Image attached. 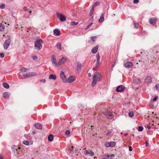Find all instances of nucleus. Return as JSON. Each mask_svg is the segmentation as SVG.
<instances>
[{
    "label": "nucleus",
    "instance_id": "1",
    "mask_svg": "<svg viewBox=\"0 0 159 159\" xmlns=\"http://www.w3.org/2000/svg\"><path fill=\"white\" fill-rule=\"evenodd\" d=\"M102 76L101 74L99 72L95 73L93 77V81L91 83V86L94 87L97 83V81H100L102 80Z\"/></svg>",
    "mask_w": 159,
    "mask_h": 159
},
{
    "label": "nucleus",
    "instance_id": "2",
    "mask_svg": "<svg viewBox=\"0 0 159 159\" xmlns=\"http://www.w3.org/2000/svg\"><path fill=\"white\" fill-rule=\"evenodd\" d=\"M43 43V41L41 39H38L34 43V48L38 50H40L42 48V46L41 43Z\"/></svg>",
    "mask_w": 159,
    "mask_h": 159
},
{
    "label": "nucleus",
    "instance_id": "3",
    "mask_svg": "<svg viewBox=\"0 0 159 159\" xmlns=\"http://www.w3.org/2000/svg\"><path fill=\"white\" fill-rule=\"evenodd\" d=\"M37 74L36 72H30L27 73L26 74H23V77L24 78L30 77L34 76H36Z\"/></svg>",
    "mask_w": 159,
    "mask_h": 159
},
{
    "label": "nucleus",
    "instance_id": "4",
    "mask_svg": "<svg viewBox=\"0 0 159 159\" xmlns=\"http://www.w3.org/2000/svg\"><path fill=\"white\" fill-rule=\"evenodd\" d=\"M11 42V39L8 38L6 39L4 42L3 44L4 48L5 49H7L10 45Z\"/></svg>",
    "mask_w": 159,
    "mask_h": 159
},
{
    "label": "nucleus",
    "instance_id": "5",
    "mask_svg": "<svg viewBox=\"0 0 159 159\" xmlns=\"http://www.w3.org/2000/svg\"><path fill=\"white\" fill-rule=\"evenodd\" d=\"M57 17L62 21H64L66 20V18L62 14L59 12L57 13Z\"/></svg>",
    "mask_w": 159,
    "mask_h": 159
},
{
    "label": "nucleus",
    "instance_id": "6",
    "mask_svg": "<svg viewBox=\"0 0 159 159\" xmlns=\"http://www.w3.org/2000/svg\"><path fill=\"white\" fill-rule=\"evenodd\" d=\"M104 114L107 118L109 119H111L114 117L113 114L109 111H107L105 112Z\"/></svg>",
    "mask_w": 159,
    "mask_h": 159
},
{
    "label": "nucleus",
    "instance_id": "7",
    "mask_svg": "<svg viewBox=\"0 0 159 159\" xmlns=\"http://www.w3.org/2000/svg\"><path fill=\"white\" fill-rule=\"evenodd\" d=\"M115 144L116 143L115 142H110L105 143V145L106 147H113Z\"/></svg>",
    "mask_w": 159,
    "mask_h": 159
},
{
    "label": "nucleus",
    "instance_id": "8",
    "mask_svg": "<svg viewBox=\"0 0 159 159\" xmlns=\"http://www.w3.org/2000/svg\"><path fill=\"white\" fill-rule=\"evenodd\" d=\"M157 20V18L156 17L151 18L149 19V21L150 24L154 25L156 24Z\"/></svg>",
    "mask_w": 159,
    "mask_h": 159
},
{
    "label": "nucleus",
    "instance_id": "9",
    "mask_svg": "<svg viewBox=\"0 0 159 159\" xmlns=\"http://www.w3.org/2000/svg\"><path fill=\"white\" fill-rule=\"evenodd\" d=\"M75 80V76H70L67 80L66 82L71 83L73 82Z\"/></svg>",
    "mask_w": 159,
    "mask_h": 159
},
{
    "label": "nucleus",
    "instance_id": "10",
    "mask_svg": "<svg viewBox=\"0 0 159 159\" xmlns=\"http://www.w3.org/2000/svg\"><path fill=\"white\" fill-rule=\"evenodd\" d=\"M125 87L122 85H120L116 89V91L118 92H122L125 90Z\"/></svg>",
    "mask_w": 159,
    "mask_h": 159
},
{
    "label": "nucleus",
    "instance_id": "11",
    "mask_svg": "<svg viewBox=\"0 0 159 159\" xmlns=\"http://www.w3.org/2000/svg\"><path fill=\"white\" fill-rule=\"evenodd\" d=\"M60 77L62 78L63 81L64 82H66L67 79L66 78V75L63 71H61L60 73Z\"/></svg>",
    "mask_w": 159,
    "mask_h": 159
},
{
    "label": "nucleus",
    "instance_id": "12",
    "mask_svg": "<svg viewBox=\"0 0 159 159\" xmlns=\"http://www.w3.org/2000/svg\"><path fill=\"white\" fill-rule=\"evenodd\" d=\"M51 61L53 64H55V66H58L55 56L53 54L51 56Z\"/></svg>",
    "mask_w": 159,
    "mask_h": 159
},
{
    "label": "nucleus",
    "instance_id": "13",
    "mask_svg": "<svg viewBox=\"0 0 159 159\" xmlns=\"http://www.w3.org/2000/svg\"><path fill=\"white\" fill-rule=\"evenodd\" d=\"M105 157H106L107 159H113L115 157L114 154L110 155L109 154H105L104 155Z\"/></svg>",
    "mask_w": 159,
    "mask_h": 159
},
{
    "label": "nucleus",
    "instance_id": "14",
    "mask_svg": "<svg viewBox=\"0 0 159 159\" xmlns=\"http://www.w3.org/2000/svg\"><path fill=\"white\" fill-rule=\"evenodd\" d=\"M124 66L128 68H130L132 67L133 64L132 62H128L125 63L124 65Z\"/></svg>",
    "mask_w": 159,
    "mask_h": 159
},
{
    "label": "nucleus",
    "instance_id": "15",
    "mask_svg": "<svg viewBox=\"0 0 159 159\" xmlns=\"http://www.w3.org/2000/svg\"><path fill=\"white\" fill-rule=\"evenodd\" d=\"M66 62V59L64 57H62L61 59L57 62L58 66H59L62 64L65 63Z\"/></svg>",
    "mask_w": 159,
    "mask_h": 159
},
{
    "label": "nucleus",
    "instance_id": "16",
    "mask_svg": "<svg viewBox=\"0 0 159 159\" xmlns=\"http://www.w3.org/2000/svg\"><path fill=\"white\" fill-rule=\"evenodd\" d=\"M84 153L85 155L89 154L92 156L94 155V153L91 150H86L84 151Z\"/></svg>",
    "mask_w": 159,
    "mask_h": 159
},
{
    "label": "nucleus",
    "instance_id": "17",
    "mask_svg": "<svg viewBox=\"0 0 159 159\" xmlns=\"http://www.w3.org/2000/svg\"><path fill=\"white\" fill-rule=\"evenodd\" d=\"M98 45H97L92 49L91 52L92 53L95 54L97 52L98 49Z\"/></svg>",
    "mask_w": 159,
    "mask_h": 159
},
{
    "label": "nucleus",
    "instance_id": "18",
    "mask_svg": "<svg viewBox=\"0 0 159 159\" xmlns=\"http://www.w3.org/2000/svg\"><path fill=\"white\" fill-rule=\"evenodd\" d=\"M10 95V93L9 92H4L3 93V96L4 98H5L6 99H7L9 98V97Z\"/></svg>",
    "mask_w": 159,
    "mask_h": 159
},
{
    "label": "nucleus",
    "instance_id": "19",
    "mask_svg": "<svg viewBox=\"0 0 159 159\" xmlns=\"http://www.w3.org/2000/svg\"><path fill=\"white\" fill-rule=\"evenodd\" d=\"M53 33L57 36H59L61 34L60 30L57 29H55L53 30Z\"/></svg>",
    "mask_w": 159,
    "mask_h": 159
},
{
    "label": "nucleus",
    "instance_id": "20",
    "mask_svg": "<svg viewBox=\"0 0 159 159\" xmlns=\"http://www.w3.org/2000/svg\"><path fill=\"white\" fill-rule=\"evenodd\" d=\"M145 81L148 83H151L152 82L151 77L150 76H148L145 80Z\"/></svg>",
    "mask_w": 159,
    "mask_h": 159
},
{
    "label": "nucleus",
    "instance_id": "21",
    "mask_svg": "<svg viewBox=\"0 0 159 159\" xmlns=\"http://www.w3.org/2000/svg\"><path fill=\"white\" fill-rule=\"evenodd\" d=\"M34 126L38 129H40L42 128V125L38 123H35L34 124Z\"/></svg>",
    "mask_w": 159,
    "mask_h": 159
},
{
    "label": "nucleus",
    "instance_id": "22",
    "mask_svg": "<svg viewBox=\"0 0 159 159\" xmlns=\"http://www.w3.org/2000/svg\"><path fill=\"white\" fill-rule=\"evenodd\" d=\"M112 132V129H108V130H106L105 131V134L107 136H109L110 134Z\"/></svg>",
    "mask_w": 159,
    "mask_h": 159
},
{
    "label": "nucleus",
    "instance_id": "23",
    "mask_svg": "<svg viewBox=\"0 0 159 159\" xmlns=\"http://www.w3.org/2000/svg\"><path fill=\"white\" fill-rule=\"evenodd\" d=\"M104 14L102 13V15H101L100 18H99V20L98 21L100 23H102L104 21Z\"/></svg>",
    "mask_w": 159,
    "mask_h": 159
},
{
    "label": "nucleus",
    "instance_id": "24",
    "mask_svg": "<svg viewBox=\"0 0 159 159\" xmlns=\"http://www.w3.org/2000/svg\"><path fill=\"white\" fill-rule=\"evenodd\" d=\"M82 66V64L80 62H77V69L78 70H81V67Z\"/></svg>",
    "mask_w": 159,
    "mask_h": 159
},
{
    "label": "nucleus",
    "instance_id": "25",
    "mask_svg": "<svg viewBox=\"0 0 159 159\" xmlns=\"http://www.w3.org/2000/svg\"><path fill=\"white\" fill-rule=\"evenodd\" d=\"M49 78L50 79H53L54 80L56 79V76L54 75H51L49 76Z\"/></svg>",
    "mask_w": 159,
    "mask_h": 159
},
{
    "label": "nucleus",
    "instance_id": "26",
    "mask_svg": "<svg viewBox=\"0 0 159 159\" xmlns=\"http://www.w3.org/2000/svg\"><path fill=\"white\" fill-rule=\"evenodd\" d=\"M12 149L13 151L15 153V152L18 154V153L17 152V147L16 148V147L15 146H12Z\"/></svg>",
    "mask_w": 159,
    "mask_h": 159
},
{
    "label": "nucleus",
    "instance_id": "27",
    "mask_svg": "<svg viewBox=\"0 0 159 159\" xmlns=\"http://www.w3.org/2000/svg\"><path fill=\"white\" fill-rule=\"evenodd\" d=\"M48 140L51 142L53 140V136L52 134H50L48 136Z\"/></svg>",
    "mask_w": 159,
    "mask_h": 159
},
{
    "label": "nucleus",
    "instance_id": "28",
    "mask_svg": "<svg viewBox=\"0 0 159 159\" xmlns=\"http://www.w3.org/2000/svg\"><path fill=\"white\" fill-rule=\"evenodd\" d=\"M4 25L2 23H0V31H3L4 30Z\"/></svg>",
    "mask_w": 159,
    "mask_h": 159
},
{
    "label": "nucleus",
    "instance_id": "29",
    "mask_svg": "<svg viewBox=\"0 0 159 159\" xmlns=\"http://www.w3.org/2000/svg\"><path fill=\"white\" fill-rule=\"evenodd\" d=\"M3 86L5 88L8 89L9 88V85L7 83L4 82L3 83Z\"/></svg>",
    "mask_w": 159,
    "mask_h": 159
},
{
    "label": "nucleus",
    "instance_id": "30",
    "mask_svg": "<svg viewBox=\"0 0 159 159\" xmlns=\"http://www.w3.org/2000/svg\"><path fill=\"white\" fill-rule=\"evenodd\" d=\"M56 47L57 48L60 49L61 50V44L60 43L58 42L56 44Z\"/></svg>",
    "mask_w": 159,
    "mask_h": 159
},
{
    "label": "nucleus",
    "instance_id": "31",
    "mask_svg": "<svg viewBox=\"0 0 159 159\" xmlns=\"http://www.w3.org/2000/svg\"><path fill=\"white\" fill-rule=\"evenodd\" d=\"M28 70V69L25 68V67H23V68H22L21 69H20V70L22 72H25L27 71Z\"/></svg>",
    "mask_w": 159,
    "mask_h": 159
},
{
    "label": "nucleus",
    "instance_id": "32",
    "mask_svg": "<svg viewBox=\"0 0 159 159\" xmlns=\"http://www.w3.org/2000/svg\"><path fill=\"white\" fill-rule=\"evenodd\" d=\"M94 11V8L93 7H92V8H91L90 11V16H92V15L93 14V12Z\"/></svg>",
    "mask_w": 159,
    "mask_h": 159
},
{
    "label": "nucleus",
    "instance_id": "33",
    "mask_svg": "<svg viewBox=\"0 0 159 159\" xmlns=\"http://www.w3.org/2000/svg\"><path fill=\"white\" fill-rule=\"evenodd\" d=\"M78 22H75L74 21H71L70 23V25H76L78 24Z\"/></svg>",
    "mask_w": 159,
    "mask_h": 159
},
{
    "label": "nucleus",
    "instance_id": "34",
    "mask_svg": "<svg viewBox=\"0 0 159 159\" xmlns=\"http://www.w3.org/2000/svg\"><path fill=\"white\" fill-rule=\"evenodd\" d=\"M97 38V36H92L91 37V40L93 42V43H94L95 42V39Z\"/></svg>",
    "mask_w": 159,
    "mask_h": 159
},
{
    "label": "nucleus",
    "instance_id": "35",
    "mask_svg": "<svg viewBox=\"0 0 159 159\" xmlns=\"http://www.w3.org/2000/svg\"><path fill=\"white\" fill-rule=\"evenodd\" d=\"M128 115L129 116L131 117H133L134 115V113L132 111L129 112V113Z\"/></svg>",
    "mask_w": 159,
    "mask_h": 159
},
{
    "label": "nucleus",
    "instance_id": "36",
    "mask_svg": "<svg viewBox=\"0 0 159 159\" xmlns=\"http://www.w3.org/2000/svg\"><path fill=\"white\" fill-rule=\"evenodd\" d=\"M99 4H100V3L99 2H96L95 3H94V4H93L92 7L94 8L95 7H96L98 5H99Z\"/></svg>",
    "mask_w": 159,
    "mask_h": 159
},
{
    "label": "nucleus",
    "instance_id": "37",
    "mask_svg": "<svg viewBox=\"0 0 159 159\" xmlns=\"http://www.w3.org/2000/svg\"><path fill=\"white\" fill-rule=\"evenodd\" d=\"M23 143L24 144L26 145H28L29 144V142L26 140L23 141Z\"/></svg>",
    "mask_w": 159,
    "mask_h": 159
},
{
    "label": "nucleus",
    "instance_id": "38",
    "mask_svg": "<svg viewBox=\"0 0 159 159\" xmlns=\"http://www.w3.org/2000/svg\"><path fill=\"white\" fill-rule=\"evenodd\" d=\"M143 130V128L141 126H139L138 128V131H142Z\"/></svg>",
    "mask_w": 159,
    "mask_h": 159
},
{
    "label": "nucleus",
    "instance_id": "39",
    "mask_svg": "<svg viewBox=\"0 0 159 159\" xmlns=\"http://www.w3.org/2000/svg\"><path fill=\"white\" fill-rule=\"evenodd\" d=\"M100 64V60H97V62L96 63V66H99V65Z\"/></svg>",
    "mask_w": 159,
    "mask_h": 159
},
{
    "label": "nucleus",
    "instance_id": "40",
    "mask_svg": "<svg viewBox=\"0 0 159 159\" xmlns=\"http://www.w3.org/2000/svg\"><path fill=\"white\" fill-rule=\"evenodd\" d=\"M70 133V132L69 130H66L65 132L66 135H69Z\"/></svg>",
    "mask_w": 159,
    "mask_h": 159
},
{
    "label": "nucleus",
    "instance_id": "41",
    "mask_svg": "<svg viewBox=\"0 0 159 159\" xmlns=\"http://www.w3.org/2000/svg\"><path fill=\"white\" fill-rule=\"evenodd\" d=\"M5 7V5L4 4L0 5V8L1 9H4Z\"/></svg>",
    "mask_w": 159,
    "mask_h": 159
},
{
    "label": "nucleus",
    "instance_id": "42",
    "mask_svg": "<svg viewBox=\"0 0 159 159\" xmlns=\"http://www.w3.org/2000/svg\"><path fill=\"white\" fill-rule=\"evenodd\" d=\"M23 9L24 11H29L28 9L26 7H24L23 8Z\"/></svg>",
    "mask_w": 159,
    "mask_h": 159
},
{
    "label": "nucleus",
    "instance_id": "43",
    "mask_svg": "<svg viewBox=\"0 0 159 159\" xmlns=\"http://www.w3.org/2000/svg\"><path fill=\"white\" fill-rule=\"evenodd\" d=\"M97 60H100V55L98 53H97L96 55Z\"/></svg>",
    "mask_w": 159,
    "mask_h": 159
},
{
    "label": "nucleus",
    "instance_id": "44",
    "mask_svg": "<svg viewBox=\"0 0 159 159\" xmlns=\"http://www.w3.org/2000/svg\"><path fill=\"white\" fill-rule=\"evenodd\" d=\"M134 25V27L136 28H138L139 26V24L138 23H135Z\"/></svg>",
    "mask_w": 159,
    "mask_h": 159
},
{
    "label": "nucleus",
    "instance_id": "45",
    "mask_svg": "<svg viewBox=\"0 0 159 159\" xmlns=\"http://www.w3.org/2000/svg\"><path fill=\"white\" fill-rule=\"evenodd\" d=\"M155 88L156 89L159 91V84H157L156 85Z\"/></svg>",
    "mask_w": 159,
    "mask_h": 159
},
{
    "label": "nucleus",
    "instance_id": "46",
    "mask_svg": "<svg viewBox=\"0 0 159 159\" xmlns=\"http://www.w3.org/2000/svg\"><path fill=\"white\" fill-rule=\"evenodd\" d=\"M98 67V66H96L95 67H94L93 68V70L94 71L97 70Z\"/></svg>",
    "mask_w": 159,
    "mask_h": 159
},
{
    "label": "nucleus",
    "instance_id": "47",
    "mask_svg": "<svg viewBox=\"0 0 159 159\" xmlns=\"http://www.w3.org/2000/svg\"><path fill=\"white\" fill-rule=\"evenodd\" d=\"M92 24H93L92 23H90L87 26V29L89 28L91 26H92Z\"/></svg>",
    "mask_w": 159,
    "mask_h": 159
},
{
    "label": "nucleus",
    "instance_id": "48",
    "mask_svg": "<svg viewBox=\"0 0 159 159\" xmlns=\"http://www.w3.org/2000/svg\"><path fill=\"white\" fill-rule=\"evenodd\" d=\"M145 127L146 128L148 129H150L151 128V127L149 125H145Z\"/></svg>",
    "mask_w": 159,
    "mask_h": 159
},
{
    "label": "nucleus",
    "instance_id": "49",
    "mask_svg": "<svg viewBox=\"0 0 159 159\" xmlns=\"http://www.w3.org/2000/svg\"><path fill=\"white\" fill-rule=\"evenodd\" d=\"M0 56L2 58L4 57V54L3 53H0Z\"/></svg>",
    "mask_w": 159,
    "mask_h": 159
},
{
    "label": "nucleus",
    "instance_id": "50",
    "mask_svg": "<svg viewBox=\"0 0 159 159\" xmlns=\"http://www.w3.org/2000/svg\"><path fill=\"white\" fill-rule=\"evenodd\" d=\"M157 99V96H155L153 99V101H155Z\"/></svg>",
    "mask_w": 159,
    "mask_h": 159
},
{
    "label": "nucleus",
    "instance_id": "51",
    "mask_svg": "<svg viewBox=\"0 0 159 159\" xmlns=\"http://www.w3.org/2000/svg\"><path fill=\"white\" fill-rule=\"evenodd\" d=\"M41 82L44 83L45 82L46 80L45 79H42L40 80Z\"/></svg>",
    "mask_w": 159,
    "mask_h": 159
},
{
    "label": "nucleus",
    "instance_id": "52",
    "mask_svg": "<svg viewBox=\"0 0 159 159\" xmlns=\"http://www.w3.org/2000/svg\"><path fill=\"white\" fill-rule=\"evenodd\" d=\"M139 2V0H134V3H138Z\"/></svg>",
    "mask_w": 159,
    "mask_h": 159
},
{
    "label": "nucleus",
    "instance_id": "53",
    "mask_svg": "<svg viewBox=\"0 0 159 159\" xmlns=\"http://www.w3.org/2000/svg\"><path fill=\"white\" fill-rule=\"evenodd\" d=\"M37 58V57L36 56H34L33 57V58L34 60L36 59Z\"/></svg>",
    "mask_w": 159,
    "mask_h": 159
},
{
    "label": "nucleus",
    "instance_id": "54",
    "mask_svg": "<svg viewBox=\"0 0 159 159\" xmlns=\"http://www.w3.org/2000/svg\"><path fill=\"white\" fill-rule=\"evenodd\" d=\"M129 151H132V147L131 146H129Z\"/></svg>",
    "mask_w": 159,
    "mask_h": 159
},
{
    "label": "nucleus",
    "instance_id": "55",
    "mask_svg": "<svg viewBox=\"0 0 159 159\" xmlns=\"http://www.w3.org/2000/svg\"><path fill=\"white\" fill-rule=\"evenodd\" d=\"M145 144H146V146L148 147V142L147 141L145 142Z\"/></svg>",
    "mask_w": 159,
    "mask_h": 159
},
{
    "label": "nucleus",
    "instance_id": "56",
    "mask_svg": "<svg viewBox=\"0 0 159 159\" xmlns=\"http://www.w3.org/2000/svg\"><path fill=\"white\" fill-rule=\"evenodd\" d=\"M88 76L89 77H91V74L90 73H89L88 74Z\"/></svg>",
    "mask_w": 159,
    "mask_h": 159
},
{
    "label": "nucleus",
    "instance_id": "57",
    "mask_svg": "<svg viewBox=\"0 0 159 159\" xmlns=\"http://www.w3.org/2000/svg\"><path fill=\"white\" fill-rule=\"evenodd\" d=\"M0 159H3V157L2 156L0 157Z\"/></svg>",
    "mask_w": 159,
    "mask_h": 159
},
{
    "label": "nucleus",
    "instance_id": "58",
    "mask_svg": "<svg viewBox=\"0 0 159 159\" xmlns=\"http://www.w3.org/2000/svg\"><path fill=\"white\" fill-rule=\"evenodd\" d=\"M31 12L32 11H29V13L30 15H31Z\"/></svg>",
    "mask_w": 159,
    "mask_h": 159
},
{
    "label": "nucleus",
    "instance_id": "59",
    "mask_svg": "<svg viewBox=\"0 0 159 159\" xmlns=\"http://www.w3.org/2000/svg\"><path fill=\"white\" fill-rule=\"evenodd\" d=\"M127 135H128V134H127V133H126V134H125L124 135V136H127Z\"/></svg>",
    "mask_w": 159,
    "mask_h": 159
},
{
    "label": "nucleus",
    "instance_id": "60",
    "mask_svg": "<svg viewBox=\"0 0 159 159\" xmlns=\"http://www.w3.org/2000/svg\"><path fill=\"white\" fill-rule=\"evenodd\" d=\"M90 19H91L92 20H93V17L92 16V17H91V18H90Z\"/></svg>",
    "mask_w": 159,
    "mask_h": 159
},
{
    "label": "nucleus",
    "instance_id": "61",
    "mask_svg": "<svg viewBox=\"0 0 159 159\" xmlns=\"http://www.w3.org/2000/svg\"><path fill=\"white\" fill-rule=\"evenodd\" d=\"M103 159H107L106 157H105L104 156V157L103 158Z\"/></svg>",
    "mask_w": 159,
    "mask_h": 159
},
{
    "label": "nucleus",
    "instance_id": "62",
    "mask_svg": "<svg viewBox=\"0 0 159 159\" xmlns=\"http://www.w3.org/2000/svg\"><path fill=\"white\" fill-rule=\"evenodd\" d=\"M33 134H35V132H33Z\"/></svg>",
    "mask_w": 159,
    "mask_h": 159
},
{
    "label": "nucleus",
    "instance_id": "63",
    "mask_svg": "<svg viewBox=\"0 0 159 159\" xmlns=\"http://www.w3.org/2000/svg\"><path fill=\"white\" fill-rule=\"evenodd\" d=\"M114 65H113L112 66V67H114Z\"/></svg>",
    "mask_w": 159,
    "mask_h": 159
},
{
    "label": "nucleus",
    "instance_id": "64",
    "mask_svg": "<svg viewBox=\"0 0 159 159\" xmlns=\"http://www.w3.org/2000/svg\"><path fill=\"white\" fill-rule=\"evenodd\" d=\"M93 126H92H92H91V127H92Z\"/></svg>",
    "mask_w": 159,
    "mask_h": 159
}]
</instances>
